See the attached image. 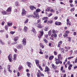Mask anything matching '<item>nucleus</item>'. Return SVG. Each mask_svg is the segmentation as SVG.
Returning <instances> with one entry per match:
<instances>
[{"label":"nucleus","mask_w":77,"mask_h":77,"mask_svg":"<svg viewBox=\"0 0 77 77\" xmlns=\"http://www.w3.org/2000/svg\"><path fill=\"white\" fill-rule=\"evenodd\" d=\"M53 58H54V56L53 55H52L49 57V59L50 60H52V59H53Z\"/></svg>","instance_id":"nucleus-16"},{"label":"nucleus","mask_w":77,"mask_h":77,"mask_svg":"<svg viewBox=\"0 0 77 77\" xmlns=\"http://www.w3.org/2000/svg\"><path fill=\"white\" fill-rule=\"evenodd\" d=\"M50 71V68L47 66H46L45 67V72H47V71Z\"/></svg>","instance_id":"nucleus-6"},{"label":"nucleus","mask_w":77,"mask_h":77,"mask_svg":"<svg viewBox=\"0 0 77 77\" xmlns=\"http://www.w3.org/2000/svg\"><path fill=\"white\" fill-rule=\"evenodd\" d=\"M23 29L24 32H27V27L26 26H25Z\"/></svg>","instance_id":"nucleus-18"},{"label":"nucleus","mask_w":77,"mask_h":77,"mask_svg":"<svg viewBox=\"0 0 77 77\" xmlns=\"http://www.w3.org/2000/svg\"><path fill=\"white\" fill-rule=\"evenodd\" d=\"M37 75V77H41V76H40V74L39 73H38Z\"/></svg>","instance_id":"nucleus-48"},{"label":"nucleus","mask_w":77,"mask_h":77,"mask_svg":"<svg viewBox=\"0 0 77 77\" xmlns=\"http://www.w3.org/2000/svg\"><path fill=\"white\" fill-rule=\"evenodd\" d=\"M27 75L28 77H30V74L29 73H27Z\"/></svg>","instance_id":"nucleus-40"},{"label":"nucleus","mask_w":77,"mask_h":77,"mask_svg":"<svg viewBox=\"0 0 77 77\" xmlns=\"http://www.w3.org/2000/svg\"><path fill=\"white\" fill-rule=\"evenodd\" d=\"M22 44L23 45H26V38H24L23 41H22Z\"/></svg>","instance_id":"nucleus-5"},{"label":"nucleus","mask_w":77,"mask_h":77,"mask_svg":"<svg viewBox=\"0 0 77 77\" xmlns=\"http://www.w3.org/2000/svg\"><path fill=\"white\" fill-rule=\"evenodd\" d=\"M74 10H75V8H72L71 9L70 11H71L72 12H73V11H74Z\"/></svg>","instance_id":"nucleus-38"},{"label":"nucleus","mask_w":77,"mask_h":77,"mask_svg":"<svg viewBox=\"0 0 77 77\" xmlns=\"http://www.w3.org/2000/svg\"><path fill=\"white\" fill-rule=\"evenodd\" d=\"M53 34L54 35V36L55 37V38H56V37H57V34L56 33Z\"/></svg>","instance_id":"nucleus-42"},{"label":"nucleus","mask_w":77,"mask_h":77,"mask_svg":"<svg viewBox=\"0 0 77 77\" xmlns=\"http://www.w3.org/2000/svg\"><path fill=\"white\" fill-rule=\"evenodd\" d=\"M48 35L49 36H51V35L52 33V32L51 30H50V31H49L48 32Z\"/></svg>","instance_id":"nucleus-29"},{"label":"nucleus","mask_w":77,"mask_h":77,"mask_svg":"<svg viewBox=\"0 0 77 77\" xmlns=\"http://www.w3.org/2000/svg\"><path fill=\"white\" fill-rule=\"evenodd\" d=\"M55 63L57 65L59 63V61H56V62H55Z\"/></svg>","instance_id":"nucleus-53"},{"label":"nucleus","mask_w":77,"mask_h":77,"mask_svg":"<svg viewBox=\"0 0 77 77\" xmlns=\"http://www.w3.org/2000/svg\"><path fill=\"white\" fill-rule=\"evenodd\" d=\"M19 4H18V2H15V5L16 6H18Z\"/></svg>","instance_id":"nucleus-21"},{"label":"nucleus","mask_w":77,"mask_h":77,"mask_svg":"<svg viewBox=\"0 0 77 77\" xmlns=\"http://www.w3.org/2000/svg\"><path fill=\"white\" fill-rule=\"evenodd\" d=\"M45 59H48V55H45Z\"/></svg>","instance_id":"nucleus-37"},{"label":"nucleus","mask_w":77,"mask_h":77,"mask_svg":"<svg viewBox=\"0 0 77 77\" xmlns=\"http://www.w3.org/2000/svg\"><path fill=\"white\" fill-rule=\"evenodd\" d=\"M47 21H48V19H46V20H44V23H47Z\"/></svg>","instance_id":"nucleus-55"},{"label":"nucleus","mask_w":77,"mask_h":77,"mask_svg":"<svg viewBox=\"0 0 77 77\" xmlns=\"http://www.w3.org/2000/svg\"><path fill=\"white\" fill-rule=\"evenodd\" d=\"M72 58H74V57H69L68 58V59H72Z\"/></svg>","instance_id":"nucleus-36"},{"label":"nucleus","mask_w":77,"mask_h":77,"mask_svg":"<svg viewBox=\"0 0 77 77\" xmlns=\"http://www.w3.org/2000/svg\"><path fill=\"white\" fill-rule=\"evenodd\" d=\"M54 54L55 56H56V55L57 54V53L56 51H54Z\"/></svg>","instance_id":"nucleus-45"},{"label":"nucleus","mask_w":77,"mask_h":77,"mask_svg":"<svg viewBox=\"0 0 77 77\" xmlns=\"http://www.w3.org/2000/svg\"><path fill=\"white\" fill-rule=\"evenodd\" d=\"M40 75L42 76V77H44V74H43L42 73H40Z\"/></svg>","instance_id":"nucleus-47"},{"label":"nucleus","mask_w":77,"mask_h":77,"mask_svg":"<svg viewBox=\"0 0 77 77\" xmlns=\"http://www.w3.org/2000/svg\"><path fill=\"white\" fill-rule=\"evenodd\" d=\"M17 49H19L21 50V49H23V46L22 44H19L17 46Z\"/></svg>","instance_id":"nucleus-3"},{"label":"nucleus","mask_w":77,"mask_h":77,"mask_svg":"<svg viewBox=\"0 0 77 77\" xmlns=\"http://www.w3.org/2000/svg\"><path fill=\"white\" fill-rule=\"evenodd\" d=\"M29 21V20L27 19V20H26L25 22V23H28V21Z\"/></svg>","instance_id":"nucleus-49"},{"label":"nucleus","mask_w":77,"mask_h":77,"mask_svg":"<svg viewBox=\"0 0 77 77\" xmlns=\"http://www.w3.org/2000/svg\"><path fill=\"white\" fill-rule=\"evenodd\" d=\"M5 29L6 30H8V25H5Z\"/></svg>","instance_id":"nucleus-25"},{"label":"nucleus","mask_w":77,"mask_h":77,"mask_svg":"<svg viewBox=\"0 0 77 77\" xmlns=\"http://www.w3.org/2000/svg\"><path fill=\"white\" fill-rule=\"evenodd\" d=\"M52 66L54 69H56V66H54V65L53 64H52Z\"/></svg>","instance_id":"nucleus-24"},{"label":"nucleus","mask_w":77,"mask_h":77,"mask_svg":"<svg viewBox=\"0 0 77 77\" xmlns=\"http://www.w3.org/2000/svg\"><path fill=\"white\" fill-rule=\"evenodd\" d=\"M52 33L53 34H54L56 33V31H55V30H52Z\"/></svg>","instance_id":"nucleus-44"},{"label":"nucleus","mask_w":77,"mask_h":77,"mask_svg":"<svg viewBox=\"0 0 77 77\" xmlns=\"http://www.w3.org/2000/svg\"><path fill=\"white\" fill-rule=\"evenodd\" d=\"M50 11L51 12H55V11L54 9H53V8H51L50 10Z\"/></svg>","instance_id":"nucleus-33"},{"label":"nucleus","mask_w":77,"mask_h":77,"mask_svg":"<svg viewBox=\"0 0 77 77\" xmlns=\"http://www.w3.org/2000/svg\"><path fill=\"white\" fill-rule=\"evenodd\" d=\"M18 30L19 31V32H21V31L22 30V28H20V27H19L18 29Z\"/></svg>","instance_id":"nucleus-34"},{"label":"nucleus","mask_w":77,"mask_h":77,"mask_svg":"<svg viewBox=\"0 0 77 77\" xmlns=\"http://www.w3.org/2000/svg\"><path fill=\"white\" fill-rule=\"evenodd\" d=\"M40 35H42V36H43V35H44V31L43 30H42L40 32Z\"/></svg>","instance_id":"nucleus-26"},{"label":"nucleus","mask_w":77,"mask_h":77,"mask_svg":"<svg viewBox=\"0 0 77 77\" xmlns=\"http://www.w3.org/2000/svg\"><path fill=\"white\" fill-rule=\"evenodd\" d=\"M41 21V19H39L38 20H37V23H40Z\"/></svg>","instance_id":"nucleus-46"},{"label":"nucleus","mask_w":77,"mask_h":77,"mask_svg":"<svg viewBox=\"0 0 77 77\" xmlns=\"http://www.w3.org/2000/svg\"><path fill=\"white\" fill-rule=\"evenodd\" d=\"M68 69L69 70H71V67H69V66Z\"/></svg>","instance_id":"nucleus-59"},{"label":"nucleus","mask_w":77,"mask_h":77,"mask_svg":"<svg viewBox=\"0 0 77 77\" xmlns=\"http://www.w3.org/2000/svg\"><path fill=\"white\" fill-rule=\"evenodd\" d=\"M47 19H48V17H43L42 19V20H47Z\"/></svg>","instance_id":"nucleus-27"},{"label":"nucleus","mask_w":77,"mask_h":77,"mask_svg":"<svg viewBox=\"0 0 77 77\" xmlns=\"http://www.w3.org/2000/svg\"><path fill=\"white\" fill-rule=\"evenodd\" d=\"M15 32H14V31H11L10 32V33L11 34H12V35H14V33H15Z\"/></svg>","instance_id":"nucleus-39"},{"label":"nucleus","mask_w":77,"mask_h":77,"mask_svg":"<svg viewBox=\"0 0 77 77\" xmlns=\"http://www.w3.org/2000/svg\"><path fill=\"white\" fill-rule=\"evenodd\" d=\"M43 41H44V42H45V43H48V40H47L45 38H44L43 39Z\"/></svg>","instance_id":"nucleus-22"},{"label":"nucleus","mask_w":77,"mask_h":77,"mask_svg":"<svg viewBox=\"0 0 77 77\" xmlns=\"http://www.w3.org/2000/svg\"><path fill=\"white\" fill-rule=\"evenodd\" d=\"M71 39H72V37H69V38H68L69 42L71 41Z\"/></svg>","instance_id":"nucleus-32"},{"label":"nucleus","mask_w":77,"mask_h":77,"mask_svg":"<svg viewBox=\"0 0 77 77\" xmlns=\"http://www.w3.org/2000/svg\"><path fill=\"white\" fill-rule=\"evenodd\" d=\"M12 11V8L11 7H9L6 10L7 12H11Z\"/></svg>","instance_id":"nucleus-12"},{"label":"nucleus","mask_w":77,"mask_h":77,"mask_svg":"<svg viewBox=\"0 0 77 77\" xmlns=\"http://www.w3.org/2000/svg\"><path fill=\"white\" fill-rule=\"evenodd\" d=\"M41 10L39 8H38L36 10L35 12L36 13V15L35 16H33V15H31L29 16V17H32V18H36L37 19L39 18V15L38 12H40Z\"/></svg>","instance_id":"nucleus-1"},{"label":"nucleus","mask_w":77,"mask_h":77,"mask_svg":"<svg viewBox=\"0 0 77 77\" xmlns=\"http://www.w3.org/2000/svg\"><path fill=\"white\" fill-rule=\"evenodd\" d=\"M32 30L33 32L34 33H35V29L32 28Z\"/></svg>","instance_id":"nucleus-52"},{"label":"nucleus","mask_w":77,"mask_h":77,"mask_svg":"<svg viewBox=\"0 0 77 77\" xmlns=\"http://www.w3.org/2000/svg\"><path fill=\"white\" fill-rule=\"evenodd\" d=\"M2 15H6L7 14V12L6 11H3L2 12Z\"/></svg>","instance_id":"nucleus-13"},{"label":"nucleus","mask_w":77,"mask_h":77,"mask_svg":"<svg viewBox=\"0 0 77 77\" xmlns=\"http://www.w3.org/2000/svg\"><path fill=\"white\" fill-rule=\"evenodd\" d=\"M5 21H3L2 22V26L4 25V24H5Z\"/></svg>","instance_id":"nucleus-60"},{"label":"nucleus","mask_w":77,"mask_h":77,"mask_svg":"<svg viewBox=\"0 0 77 77\" xmlns=\"http://www.w3.org/2000/svg\"><path fill=\"white\" fill-rule=\"evenodd\" d=\"M14 50L15 53H17V48H14Z\"/></svg>","instance_id":"nucleus-41"},{"label":"nucleus","mask_w":77,"mask_h":77,"mask_svg":"<svg viewBox=\"0 0 77 77\" xmlns=\"http://www.w3.org/2000/svg\"><path fill=\"white\" fill-rule=\"evenodd\" d=\"M48 34H46L45 35V37L46 38H48Z\"/></svg>","instance_id":"nucleus-56"},{"label":"nucleus","mask_w":77,"mask_h":77,"mask_svg":"<svg viewBox=\"0 0 77 77\" xmlns=\"http://www.w3.org/2000/svg\"><path fill=\"white\" fill-rule=\"evenodd\" d=\"M26 13L27 12H26V11H25V9L24 8L22 9V12L21 13L22 16H24V15H26Z\"/></svg>","instance_id":"nucleus-2"},{"label":"nucleus","mask_w":77,"mask_h":77,"mask_svg":"<svg viewBox=\"0 0 77 77\" xmlns=\"http://www.w3.org/2000/svg\"><path fill=\"white\" fill-rule=\"evenodd\" d=\"M8 26H12V23H8Z\"/></svg>","instance_id":"nucleus-28"},{"label":"nucleus","mask_w":77,"mask_h":77,"mask_svg":"<svg viewBox=\"0 0 77 77\" xmlns=\"http://www.w3.org/2000/svg\"><path fill=\"white\" fill-rule=\"evenodd\" d=\"M5 32V30H1L0 31V33H3V32Z\"/></svg>","instance_id":"nucleus-54"},{"label":"nucleus","mask_w":77,"mask_h":77,"mask_svg":"<svg viewBox=\"0 0 77 77\" xmlns=\"http://www.w3.org/2000/svg\"><path fill=\"white\" fill-rule=\"evenodd\" d=\"M63 36H64V38H65L66 37H67L68 36V34H66V33H65L63 35Z\"/></svg>","instance_id":"nucleus-35"},{"label":"nucleus","mask_w":77,"mask_h":77,"mask_svg":"<svg viewBox=\"0 0 77 77\" xmlns=\"http://www.w3.org/2000/svg\"><path fill=\"white\" fill-rule=\"evenodd\" d=\"M55 24L57 26H60L61 25V22L56 21L55 22Z\"/></svg>","instance_id":"nucleus-11"},{"label":"nucleus","mask_w":77,"mask_h":77,"mask_svg":"<svg viewBox=\"0 0 77 77\" xmlns=\"http://www.w3.org/2000/svg\"><path fill=\"white\" fill-rule=\"evenodd\" d=\"M65 49H67V50H70L71 48V47L69 46H66L65 47Z\"/></svg>","instance_id":"nucleus-20"},{"label":"nucleus","mask_w":77,"mask_h":77,"mask_svg":"<svg viewBox=\"0 0 77 77\" xmlns=\"http://www.w3.org/2000/svg\"><path fill=\"white\" fill-rule=\"evenodd\" d=\"M13 57H17V54H14Z\"/></svg>","instance_id":"nucleus-51"},{"label":"nucleus","mask_w":77,"mask_h":77,"mask_svg":"<svg viewBox=\"0 0 77 77\" xmlns=\"http://www.w3.org/2000/svg\"><path fill=\"white\" fill-rule=\"evenodd\" d=\"M51 15H53V14H52V13H50L48 15L49 17H51Z\"/></svg>","instance_id":"nucleus-57"},{"label":"nucleus","mask_w":77,"mask_h":77,"mask_svg":"<svg viewBox=\"0 0 77 77\" xmlns=\"http://www.w3.org/2000/svg\"><path fill=\"white\" fill-rule=\"evenodd\" d=\"M8 59L9 60V61L10 62H12V56H11V54H10L8 57Z\"/></svg>","instance_id":"nucleus-4"},{"label":"nucleus","mask_w":77,"mask_h":77,"mask_svg":"<svg viewBox=\"0 0 77 77\" xmlns=\"http://www.w3.org/2000/svg\"><path fill=\"white\" fill-rule=\"evenodd\" d=\"M39 67L41 71H43V69H42V67L41 66H39Z\"/></svg>","instance_id":"nucleus-43"},{"label":"nucleus","mask_w":77,"mask_h":77,"mask_svg":"<svg viewBox=\"0 0 77 77\" xmlns=\"http://www.w3.org/2000/svg\"><path fill=\"white\" fill-rule=\"evenodd\" d=\"M64 50H63L61 52V53L62 54H63L64 53Z\"/></svg>","instance_id":"nucleus-63"},{"label":"nucleus","mask_w":77,"mask_h":77,"mask_svg":"<svg viewBox=\"0 0 77 77\" xmlns=\"http://www.w3.org/2000/svg\"><path fill=\"white\" fill-rule=\"evenodd\" d=\"M35 61L37 66H39V60L36 59L35 60Z\"/></svg>","instance_id":"nucleus-7"},{"label":"nucleus","mask_w":77,"mask_h":77,"mask_svg":"<svg viewBox=\"0 0 77 77\" xmlns=\"http://www.w3.org/2000/svg\"><path fill=\"white\" fill-rule=\"evenodd\" d=\"M75 63H77V59L76 58L75 60Z\"/></svg>","instance_id":"nucleus-64"},{"label":"nucleus","mask_w":77,"mask_h":77,"mask_svg":"<svg viewBox=\"0 0 77 77\" xmlns=\"http://www.w3.org/2000/svg\"><path fill=\"white\" fill-rule=\"evenodd\" d=\"M62 41H60L58 43V45L57 46L58 47H60V45H62Z\"/></svg>","instance_id":"nucleus-10"},{"label":"nucleus","mask_w":77,"mask_h":77,"mask_svg":"<svg viewBox=\"0 0 77 77\" xmlns=\"http://www.w3.org/2000/svg\"><path fill=\"white\" fill-rule=\"evenodd\" d=\"M70 32L68 31H66V34H68V33H69Z\"/></svg>","instance_id":"nucleus-50"},{"label":"nucleus","mask_w":77,"mask_h":77,"mask_svg":"<svg viewBox=\"0 0 77 77\" xmlns=\"http://www.w3.org/2000/svg\"><path fill=\"white\" fill-rule=\"evenodd\" d=\"M42 36V35L41 34H39L38 36V37L39 38H41Z\"/></svg>","instance_id":"nucleus-31"},{"label":"nucleus","mask_w":77,"mask_h":77,"mask_svg":"<svg viewBox=\"0 0 77 77\" xmlns=\"http://www.w3.org/2000/svg\"><path fill=\"white\" fill-rule=\"evenodd\" d=\"M45 31H48V27L47 26L44 29Z\"/></svg>","instance_id":"nucleus-23"},{"label":"nucleus","mask_w":77,"mask_h":77,"mask_svg":"<svg viewBox=\"0 0 77 77\" xmlns=\"http://www.w3.org/2000/svg\"><path fill=\"white\" fill-rule=\"evenodd\" d=\"M17 75L18 77H19V76H20V72H18Z\"/></svg>","instance_id":"nucleus-62"},{"label":"nucleus","mask_w":77,"mask_h":77,"mask_svg":"<svg viewBox=\"0 0 77 77\" xmlns=\"http://www.w3.org/2000/svg\"><path fill=\"white\" fill-rule=\"evenodd\" d=\"M50 9H51V8L50 7H48L47 9L45 10V11L47 12H49L50 11Z\"/></svg>","instance_id":"nucleus-15"},{"label":"nucleus","mask_w":77,"mask_h":77,"mask_svg":"<svg viewBox=\"0 0 77 77\" xmlns=\"http://www.w3.org/2000/svg\"><path fill=\"white\" fill-rule=\"evenodd\" d=\"M7 68L8 69H11V65H8L7 66Z\"/></svg>","instance_id":"nucleus-30"},{"label":"nucleus","mask_w":77,"mask_h":77,"mask_svg":"<svg viewBox=\"0 0 77 77\" xmlns=\"http://www.w3.org/2000/svg\"><path fill=\"white\" fill-rule=\"evenodd\" d=\"M69 2V3H72V2H73L72 0H70Z\"/></svg>","instance_id":"nucleus-61"},{"label":"nucleus","mask_w":77,"mask_h":77,"mask_svg":"<svg viewBox=\"0 0 77 77\" xmlns=\"http://www.w3.org/2000/svg\"><path fill=\"white\" fill-rule=\"evenodd\" d=\"M60 4H61V5H65V4L63 3L62 2H60Z\"/></svg>","instance_id":"nucleus-58"},{"label":"nucleus","mask_w":77,"mask_h":77,"mask_svg":"<svg viewBox=\"0 0 77 77\" xmlns=\"http://www.w3.org/2000/svg\"><path fill=\"white\" fill-rule=\"evenodd\" d=\"M27 64H28V67H29V68H31V65H32V63L29 62H26Z\"/></svg>","instance_id":"nucleus-9"},{"label":"nucleus","mask_w":77,"mask_h":77,"mask_svg":"<svg viewBox=\"0 0 77 77\" xmlns=\"http://www.w3.org/2000/svg\"><path fill=\"white\" fill-rule=\"evenodd\" d=\"M35 26L37 27H40L41 26V24L39 23H35Z\"/></svg>","instance_id":"nucleus-14"},{"label":"nucleus","mask_w":77,"mask_h":77,"mask_svg":"<svg viewBox=\"0 0 77 77\" xmlns=\"http://www.w3.org/2000/svg\"><path fill=\"white\" fill-rule=\"evenodd\" d=\"M29 8L31 10H33V8H34V6L33 5H31L29 6Z\"/></svg>","instance_id":"nucleus-17"},{"label":"nucleus","mask_w":77,"mask_h":77,"mask_svg":"<svg viewBox=\"0 0 77 77\" xmlns=\"http://www.w3.org/2000/svg\"><path fill=\"white\" fill-rule=\"evenodd\" d=\"M23 69V67L21 65H20L18 68V71H20L21 69Z\"/></svg>","instance_id":"nucleus-8"},{"label":"nucleus","mask_w":77,"mask_h":77,"mask_svg":"<svg viewBox=\"0 0 77 77\" xmlns=\"http://www.w3.org/2000/svg\"><path fill=\"white\" fill-rule=\"evenodd\" d=\"M18 37H16L14 38V41H18Z\"/></svg>","instance_id":"nucleus-19"}]
</instances>
